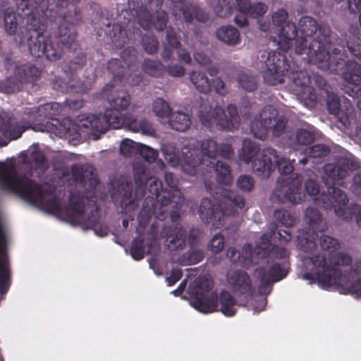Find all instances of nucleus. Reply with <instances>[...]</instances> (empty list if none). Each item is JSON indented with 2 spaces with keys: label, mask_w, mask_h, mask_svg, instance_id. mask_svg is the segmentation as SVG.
<instances>
[{
  "label": "nucleus",
  "mask_w": 361,
  "mask_h": 361,
  "mask_svg": "<svg viewBox=\"0 0 361 361\" xmlns=\"http://www.w3.org/2000/svg\"><path fill=\"white\" fill-rule=\"evenodd\" d=\"M172 4L171 13L178 20H184L190 23L195 18L199 22L205 23L209 17L197 5L192 3H184L183 0H171Z\"/></svg>",
  "instance_id": "obj_17"
},
{
  "label": "nucleus",
  "mask_w": 361,
  "mask_h": 361,
  "mask_svg": "<svg viewBox=\"0 0 361 361\" xmlns=\"http://www.w3.org/2000/svg\"><path fill=\"white\" fill-rule=\"evenodd\" d=\"M360 168V162L353 157H339L334 163L326 164L324 166V171L326 176L333 180H343L348 171L356 170Z\"/></svg>",
  "instance_id": "obj_19"
},
{
  "label": "nucleus",
  "mask_w": 361,
  "mask_h": 361,
  "mask_svg": "<svg viewBox=\"0 0 361 361\" xmlns=\"http://www.w3.org/2000/svg\"><path fill=\"white\" fill-rule=\"evenodd\" d=\"M226 257L231 263L238 264L245 269H249L252 264H257V261L252 256L251 243H245L241 251L234 247H229L226 252Z\"/></svg>",
  "instance_id": "obj_27"
},
{
  "label": "nucleus",
  "mask_w": 361,
  "mask_h": 361,
  "mask_svg": "<svg viewBox=\"0 0 361 361\" xmlns=\"http://www.w3.org/2000/svg\"><path fill=\"white\" fill-rule=\"evenodd\" d=\"M290 262H273L267 270V276L276 282H279L286 277L289 272Z\"/></svg>",
  "instance_id": "obj_41"
},
{
  "label": "nucleus",
  "mask_w": 361,
  "mask_h": 361,
  "mask_svg": "<svg viewBox=\"0 0 361 361\" xmlns=\"http://www.w3.org/2000/svg\"><path fill=\"white\" fill-rule=\"evenodd\" d=\"M70 52L75 54V56L63 66V69L64 73L70 75L69 79L71 80L75 73L86 64L87 55L80 47L75 52L73 51Z\"/></svg>",
  "instance_id": "obj_37"
},
{
  "label": "nucleus",
  "mask_w": 361,
  "mask_h": 361,
  "mask_svg": "<svg viewBox=\"0 0 361 361\" xmlns=\"http://www.w3.org/2000/svg\"><path fill=\"white\" fill-rule=\"evenodd\" d=\"M274 219L281 224L289 228L294 226L295 217L286 209H279L274 212Z\"/></svg>",
  "instance_id": "obj_51"
},
{
  "label": "nucleus",
  "mask_w": 361,
  "mask_h": 361,
  "mask_svg": "<svg viewBox=\"0 0 361 361\" xmlns=\"http://www.w3.org/2000/svg\"><path fill=\"white\" fill-rule=\"evenodd\" d=\"M268 252L267 258L269 259L289 262L290 252L284 247L274 245Z\"/></svg>",
  "instance_id": "obj_53"
},
{
  "label": "nucleus",
  "mask_w": 361,
  "mask_h": 361,
  "mask_svg": "<svg viewBox=\"0 0 361 361\" xmlns=\"http://www.w3.org/2000/svg\"><path fill=\"white\" fill-rule=\"evenodd\" d=\"M16 8L18 7L16 6ZM18 14L11 8H7L4 11V22L6 32L10 35H14L18 27V17L25 18L27 22V16L22 15V11L17 9Z\"/></svg>",
  "instance_id": "obj_36"
},
{
  "label": "nucleus",
  "mask_w": 361,
  "mask_h": 361,
  "mask_svg": "<svg viewBox=\"0 0 361 361\" xmlns=\"http://www.w3.org/2000/svg\"><path fill=\"white\" fill-rule=\"evenodd\" d=\"M227 281L233 293L237 295H252L253 288L248 274L241 269L231 270L227 273Z\"/></svg>",
  "instance_id": "obj_22"
},
{
  "label": "nucleus",
  "mask_w": 361,
  "mask_h": 361,
  "mask_svg": "<svg viewBox=\"0 0 361 361\" xmlns=\"http://www.w3.org/2000/svg\"><path fill=\"white\" fill-rule=\"evenodd\" d=\"M330 56H334V61H339L338 64H334L331 68H322L329 69L333 71H338L345 64L342 72L343 78L347 82L358 86L361 85V65L354 61H346L348 58L344 46L334 47L330 50Z\"/></svg>",
  "instance_id": "obj_14"
},
{
  "label": "nucleus",
  "mask_w": 361,
  "mask_h": 361,
  "mask_svg": "<svg viewBox=\"0 0 361 361\" xmlns=\"http://www.w3.org/2000/svg\"><path fill=\"white\" fill-rule=\"evenodd\" d=\"M30 123L23 122V118L18 121L16 118L10 117L5 120L0 115V131L3 135L11 140H17L21 137L30 126ZM1 137H0V146L7 145V142H1Z\"/></svg>",
  "instance_id": "obj_24"
},
{
  "label": "nucleus",
  "mask_w": 361,
  "mask_h": 361,
  "mask_svg": "<svg viewBox=\"0 0 361 361\" xmlns=\"http://www.w3.org/2000/svg\"><path fill=\"white\" fill-rule=\"evenodd\" d=\"M136 57L137 50L134 47H128L121 52V59H111L108 62L107 71L112 75V79L103 87L102 92L108 94L110 107L103 114L87 117L91 128L105 133L109 128L119 129L122 127L123 111L130 106L131 97L121 87H123Z\"/></svg>",
  "instance_id": "obj_3"
},
{
  "label": "nucleus",
  "mask_w": 361,
  "mask_h": 361,
  "mask_svg": "<svg viewBox=\"0 0 361 361\" xmlns=\"http://www.w3.org/2000/svg\"><path fill=\"white\" fill-rule=\"evenodd\" d=\"M109 35L112 44L118 49L123 47L128 42V37L126 29L118 23L113 25Z\"/></svg>",
  "instance_id": "obj_44"
},
{
  "label": "nucleus",
  "mask_w": 361,
  "mask_h": 361,
  "mask_svg": "<svg viewBox=\"0 0 361 361\" xmlns=\"http://www.w3.org/2000/svg\"><path fill=\"white\" fill-rule=\"evenodd\" d=\"M144 243V238L141 236L137 237L133 240L130 251L132 257L135 260H140L144 258L145 254Z\"/></svg>",
  "instance_id": "obj_49"
},
{
  "label": "nucleus",
  "mask_w": 361,
  "mask_h": 361,
  "mask_svg": "<svg viewBox=\"0 0 361 361\" xmlns=\"http://www.w3.org/2000/svg\"><path fill=\"white\" fill-rule=\"evenodd\" d=\"M56 11L53 8L51 20L50 17L47 18V25L49 23L59 22L57 29L53 32L52 35L58 44L56 48L61 49L62 53L63 49H67L68 51H73L74 52L79 48V44L77 41V32L73 25H78L82 22V16L78 23H72L68 22L63 18L62 13L66 12L68 7L63 5V6H58L57 4L55 6Z\"/></svg>",
  "instance_id": "obj_12"
},
{
  "label": "nucleus",
  "mask_w": 361,
  "mask_h": 361,
  "mask_svg": "<svg viewBox=\"0 0 361 361\" xmlns=\"http://www.w3.org/2000/svg\"><path fill=\"white\" fill-rule=\"evenodd\" d=\"M322 98H326L329 114L334 115L345 128H350L351 122L355 119V109L350 102H344L341 104L339 97L329 90H326Z\"/></svg>",
  "instance_id": "obj_16"
},
{
  "label": "nucleus",
  "mask_w": 361,
  "mask_h": 361,
  "mask_svg": "<svg viewBox=\"0 0 361 361\" xmlns=\"http://www.w3.org/2000/svg\"><path fill=\"white\" fill-rule=\"evenodd\" d=\"M133 177L136 188L133 192V184L126 178H119L117 183V192L112 195L113 199L119 201L120 207L125 213L135 209L139 201L145 195L146 185L152 196H147L138 214L139 224L145 228L152 216L163 221L168 215L173 223L179 221L180 209L184 202V197L178 188V179L171 172H166L164 178L168 188H164L162 182L155 176H151L149 170L143 165L133 167Z\"/></svg>",
  "instance_id": "obj_1"
},
{
  "label": "nucleus",
  "mask_w": 361,
  "mask_h": 361,
  "mask_svg": "<svg viewBox=\"0 0 361 361\" xmlns=\"http://www.w3.org/2000/svg\"><path fill=\"white\" fill-rule=\"evenodd\" d=\"M298 29L300 36L295 41V53L306 54L310 62L319 68H331L339 61H334L330 56L331 30L326 24H318L312 17L305 16L300 18Z\"/></svg>",
  "instance_id": "obj_6"
},
{
  "label": "nucleus",
  "mask_w": 361,
  "mask_h": 361,
  "mask_svg": "<svg viewBox=\"0 0 361 361\" xmlns=\"http://www.w3.org/2000/svg\"><path fill=\"white\" fill-rule=\"evenodd\" d=\"M288 12L284 8H279L276 11L272 16L271 21L259 22V29L266 32L275 33L288 20Z\"/></svg>",
  "instance_id": "obj_31"
},
{
  "label": "nucleus",
  "mask_w": 361,
  "mask_h": 361,
  "mask_svg": "<svg viewBox=\"0 0 361 361\" xmlns=\"http://www.w3.org/2000/svg\"><path fill=\"white\" fill-rule=\"evenodd\" d=\"M200 149L199 152L197 149L184 147L181 160L175 152L167 153L166 149L164 150L165 159L172 166L180 164L185 173L195 176L205 164L204 157L215 159L218 157V143L212 138L200 141Z\"/></svg>",
  "instance_id": "obj_9"
},
{
  "label": "nucleus",
  "mask_w": 361,
  "mask_h": 361,
  "mask_svg": "<svg viewBox=\"0 0 361 361\" xmlns=\"http://www.w3.org/2000/svg\"><path fill=\"white\" fill-rule=\"evenodd\" d=\"M167 248L171 251L183 250L186 245L187 232L178 224L165 226L161 232Z\"/></svg>",
  "instance_id": "obj_20"
},
{
  "label": "nucleus",
  "mask_w": 361,
  "mask_h": 361,
  "mask_svg": "<svg viewBox=\"0 0 361 361\" xmlns=\"http://www.w3.org/2000/svg\"><path fill=\"white\" fill-rule=\"evenodd\" d=\"M14 73L23 86L24 83H33L36 82L40 78L42 71L35 65L27 63L16 66Z\"/></svg>",
  "instance_id": "obj_30"
},
{
  "label": "nucleus",
  "mask_w": 361,
  "mask_h": 361,
  "mask_svg": "<svg viewBox=\"0 0 361 361\" xmlns=\"http://www.w3.org/2000/svg\"><path fill=\"white\" fill-rule=\"evenodd\" d=\"M30 160L37 169H46L48 167L47 159L44 153L39 150H35L31 153Z\"/></svg>",
  "instance_id": "obj_58"
},
{
  "label": "nucleus",
  "mask_w": 361,
  "mask_h": 361,
  "mask_svg": "<svg viewBox=\"0 0 361 361\" xmlns=\"http://www.w3.org/2000/svg\"><path fill=\"white\" fill-rule=\"evenodd\" d=\"M19 11L30 10L29 13L38 7L45 5V0H16Z\"/></svg>",
  "instance_id": "obj_56"
},
{
  "label": "nucleus",
  "mask_w": 361,
  "mask_h": 361,
  "mask_svg": "<svg viewBox=\"0 0 361 361\" xmlns=\"http://www.w3.org/2000/svg\"><path fill=\"white\" fill-rule=\"evenodd\" d=\"M142 47L149 54L156 53L159 47V42L153 35H144L142 39Z\"/></svg>",
  "instance_id": "obj_57"
},
{
  "label": "nucleus",
  "mask_w": 361,
  "mask_h": 361,
  "mask_svg": "<svg viewBox=\"0 0 361 361\" xmlns=\"http://www.w3.org/2000/svg\"><path fill=\"white\" fill-rule=\"evenodd\" d=\"M274 235V231L263 233L255 247L254 248L252 247V256L257 261V264L259 259L267 258L268 250L274 245L271 244V240Z\"/></svg>",
  "instance_id": "obj_32"
},
{
  "label": "nucleus",
  "mask_w": 361,
  "mask_h": 361,
  "mask_svg": "<svg viewBox=\"0 0 361 361\" xmlns=\"http://www.w3.org/2000/svg\"><path fill=\"white\" fill-rule=\"evenodd\" d=\"M199 118L202 125L210 127L216 123L222 129L229 128V123L225 111L221 107L202 106L199 112Z\"/></svg>",
  "instance_id": "obj_25"
},
{
  "label": "nucleus",
  "mask_w": 361,
  "mask_h": 361,
  "mask_svg": "<svg viewBox=\"0 0 361 361\" xmlns=\"http://www.w3.org/2000/svg\"><path fill=\"white\" fill-rule=\"evenodd\" d=\"M168 121L171 128L177 131H185L191 124L190 116L180 111L172 112Z\"/></svg>",
  "instance_id": "obj_40"
},
{
  "label": "nucleus",
  "mask_w": 361,
  "mask_h": 361,
  "mask_svg": "<svg viewBox=\"0 0 361 361\" xmlns=\"http://www.w3.org/2000/svg\"><path fill=\"white\" fill-rule=\"evenodd\" d=\"M224 247V238L220 234H215L208 243V247L214 253L220 252Z\"/></svg>",
  "instance_id": "obj_61"
},
{
  "label": "nucleus",
  "mask_w": 361,
  "mask_h": 361,
  "mask_svg": "<svg viewBox=\"0 0 361 361\" xmlns=\"http://www.w3.org/2000/svg\"><path fill=\"white\" fill-rule=\"evenodd\" d=\"M205 284L204 291L207 295L201 293L195 297L193 301L194 307L203 313H210L218 311V294L215 291L209 293L213 287L212 281L205 279L202 285ZM200 287L202 284H200Z\"/></svg>",
  "instance_id": "obj_21"
},
{
  "label": "nucleus",
  "mask_w": 361,
  "mask_h": 361,
  "mask_svg": "<svg viewBox=\"0 0 361 361\" xmlns=\"http://www.w3.org/2000/svg\"><path fill=\"white\" fill-rule=\"evenodd\" d=\"M214 89L216 93L220 95H225L228 92L225 82L220 78L217 77L212 79L211 86Z\"/></svg>",
  "instance_id": "obj_64"
},
{
  "label": "nucleus",
  "mask_w": 361,
  "mask_h": 361,
  "mask_svg": "<svg viewBox=\"0 0 361 361\" xmlns=\"http://www.w3.org/2000/svg\"><path fill=\"white\" fill-rule=\"evenodd\" d=\"M220 307L218 310L226 317H233L235 314L237 310L235 307L236 300L227 290H222L218 295V304Z\"/></svg>",
  "instance_id": "obj_35"
},
{
  "label": "nucleus",
  "mask_w": 361,
  "mask_h": 361,
  "mask_svg": "<svg viewBox=\"0 0 361 361\" xmlns=\"http://www.w3.org/2000/svg\"><path fill=\"white\" fill-rule=\"evenodd\" d=\"M122 126L134 133L141 132L144 135H152L155 133L153 125L147 119L137 120L132 115L125 114L122 116Z\"/></svg>",
  "instance_id": "obj_29"
},
{
  "label": "nucleus",
  "mask_w": 361,
  "mask_h": 361,
  "mask_svg": "<svg viewBox=\"0 0 361 361\" xmlns=\"http://www.w3.org/2000/svg\"><path fill=\"white\" fill-rule=\"evenodd\" d=\"M140 145L132 140L124 139L120 145V152L126 157H133L137 155Z\"/></svg>",
  "instance_id": "obj_50"
},
{
  "label": "nucleus",
  "mask_w": 361,
  "mask_h": 361,
  "mask_svg": "<svg viewBox=\"0 0 361 361\" xmlns=\"http://www.w3.org/2000/svg\"><path fill=\"white\" fill-rule=\"evenodd\" d=\"M0 189L14 193L30 204L41 207L50 213L64 215L71 224H80L85 212V197L80 192H71L69 202L63 208L59 197L47 199L54 193V188L49 185L44 187L25 175L18 176L14 161H0Z\"/></svg>",
  "instance_id": "obj_2"
},
{
  "label": "nucleus",
  "mask_w": 361,
  "mask_h": 361,
  "mask_svg": "<svg viewBox=\"0 0 361 361\" xmlns=\"http://www.w3.org/2000/svg\"><path fill=\"white\" fill-rule=\"evenodd\" d=\"M204 257V254L202 250L190 247L188 251L178 258L177 262L181 266L195 264L201 262Z\"/></svg>",
  "instance_id": "obj_43"
},
{
  "label": "nucleus",
  "mask_w": 361,
  "mask_h": 361,
  "mask_svg": "<svg viewBox=\"0 0 361 361\" xmlns=\"http://www.w3.org/2000/svg\"><path fill=\"white\" fill-rule=\"evenodd\" d=\"M66 107V104L58 102H49L39 106L37 108L25 109L23 122L30 123L29 128L36 131H48L56 133L58 130L59 120L54 117L60 115Z\"/></svg>",
  "instance_id": "obj_11"
},
{
  "label": "nucleus",
  "mask_w": 361,
  "mask_h": 361,
  "mask_svg": "<svg viewBox=\"0 0 361 361\" xmlns=\"http://www.w3.org/2000/svg\"><path fill=\"white\" fill-rule=\"evenodd\" d=\"M142 68L145 73L154 77H160L165 72L164 65L158 60L145 59Z\"/></svg>",
  "instance_id": "obj_45"
},
{
  "label": "nucleus",
  "mask_w": 361,
  "mask_h": 361,
  "mask_svg": "<svg viewBox=\"0 0 361 361\" xmlns=\"http://www.w3.org/2000/svg\"><path fill=\"white\" fill-rule=\"evenodd\" d=\"M168 20V13L163 10L157 11L154 15L149 11L139 13V25L145 30L154 27L158 31H162L166 28Z\"/></svg>",
  "instance_id": "obj_26"
},
{
  "label": "nucleus",
  "mask_w": 361,
  "mask_h": 361,
  "mask_svg": "<svg viewBox=\"0 0 361 361\" xmlns=\"http://www.w3.org/2000/svg\"><path fill=\"white\" fill-rule=\"evenodd\" d=\"M235 2L238 13L234 22L240 27L248 25V17L256 18L262 16L268 10V6L262 2L251 3L250 0H235ZM213 9L218 17L227 18L233 13V4L232 0H218Z\"/></svg>",
  "instance_id": "obj_10"
},
{
  "label": "nucleus",
  "mask_w": 361,
  "mask_h": 361,
  "mask_svg": "<svg viewBox=\"0 0 361 361\" xmlns=\"http://www.w3.org/2000/svg\"><path fill=\"white\" fill-rule=\"evenodd\" d=\"M288 120L284 116H279L277 114L276 118L273 119L272 124L271 125L270 130H271L273 136L279 137L284 133Z\"/></svg>",
  "instance_id": "obj_54"
},
{
  "label": "nucleus",
  "mask_w": 361,
  "mask_h": 361,
  "mask_svg": "<svg viewBox=\"0 0 361 361\" xmlns=\"http://www.w3.org/2000/svg\"><path fill=\"white\" fill-rule=\"evenodd\" d=\"M215 192L219 195V203L215 204L209 198H203L199 208V214L204 223L219 227L226 216H233L238 209L244 207L245 200L237 192L225 188H218Z\"/></svg>",
  "instance_id": "obj_8"
},
{
  "label": "nucleus",
  "mask_w": 361,
  "mask_h": 361,
  "mask_svg": "<svg viewBox=\"0 0 361 361\" xmlns=\"http://www.w3.org/2000/svg\"><path fill=\"white\" fill-rule=\"evenodd\" d=\"M137 155L142 157L146 161L152 163L155 161L157 158L158 153L157 151L153 149L152 148L140 144Z\"/></svg>",
  "instance_id": "obj_59"
},
{
  "label": "nucleus",
  "mask_w": 361,
  "mask_h": 361,
  "mask_svg": "<svg viewBox=\"0 0 361 361\" xmlns=\"http://www.w3.org/2000/svg\"><path fill=\"white\" fill-rule=\"evenodd\" d=\"M22 15L27 16V27L29 37L27 45L30 54L35 58L44 56L47 60L56 61L62 57L61 49L56 48L49 37L44 32L47 27V18L51 20L52 10L48 9V6L42 5L32 11H21Z\"/></svg>",
  "instance_id": "obj_7"
},
{
  "label": "nucleus",
  "mask_w": 361,
  "mask_h": 361,
  "mask_svg": "<svg viewBox=\"0 0 361 361\" xmlns=\"http://www.w3.org/2000/svg\"><path fill=\"white\" fill-rule=\"evenodd\" d=\"M267 68L263 72L264 82L270 85L281 84L288 80L294 85L293 90L302 99L312 104L322 102V95L329 90L326 80L321 75L314 77V81L319 88V93L310 85L311 78L306 71L295 70L291 68L286 56L283 53L270 51L266 61Z\"/></svg>",
  "instance_id": "obj_4"
},
{
  "label": "nucleus",
  "mask_w": 361,
  "mask_h": 361,
  "mask_svg": "<svg viewBox=\"0 0 361 361\" xmlns=\"http://www.w3.org/2000/svg\"><path fill=\"white\" fill-rule=\"evenodd\" d=\"M206 166L214 169L218 183L228 185L232 182L230 166L226 163L217 161L215 164H213L212 161H209V164H206Z\"/></svg>",
  "instance_id": "obj_38"
},
{
  "label": "nucleus",
  "mask_w": 361,
  "mask_h": 361,
  "mask_svg": "<svg viewBox=\"0 0 361 361\" xmlns=\"http://www.w3.org/2000/svg\"><path fill=\"white\" fill-rule=\"evenodd\" d=\"M71 175L74 182L82 188L87 185L90 188L95 189L99 183L93 166L87 163L72 165Z\"/></svg>",
  "instance_id": "obj_23"
},
{
  "label": "nucleus",
  "mask_w": 361,
  "mask_h": 361,
  "mask_svg": "<svg viewBox=\"0 0 361 361\" xmlns=\"http://www.w3.org/2000/svg\"><path fill=\"white\" fill-rule=\"evenodd\" d=\"M216 36L227 45L235 46L240 42V34L237 28L232 25H224L217 29Z\"/></svg>",
  "instance_id": "obj_33"
},
{
  "label": "nucleus",
  "mask_w": 361,
  "mask_h": 361,
  "mask_svg": "<svg viewBox=\"0 0 361 361\" xmlns=\"http://www.w3.org/2000/svg\"><path fill=\"white\" fill-rule=\"evenodd\" d=\"M237 187L243 191H250L254 186L252 177L248 175H241L237 180Z\"/></svg>",
  "instance_id": "obj_62"
},
{
  "label": "nucleus",
  "mask_w": 361,
  "mask_h": 361,
  "mask_svg": "<svg viewBox=\"0 0 361 361\" xmlns=\"http://www.w3.org/2000/svg\"><path fill=\"white\" fill-rule=\"evenodd\" d=\"M315 140V134L309 130L298 129L294 136L289 137L288 145L293 150H298L300 146L312 144Z\"/></svg>",
  "instance_id": "obj_34"
},
{
  "label": "nucleus",
  "mask_w": 361,
  "mask_h": 361,
  "mask_svg": "<svg viewBox=\"0 0 361 361\" xmlns=\"http://www.w3.org/2000/svg\"><path fill=\"white\" fill-rule=\"evenodd\" d=\"M226 111L228 114V116L226 115V116L229 123V127L231 126H233L235 123H238L240 116L235 105L232 104H228L226 108Z\"/></svg>",
  "instance_id": "obj_63"
},
{
  "label": "nucleus",
  "mask_w": 361,
  "mask_h": 361,
  "mask_svg": "<svg viewBox=\"0 0 361 361\" xmlns=\"http://www.w3.org/2000/svg\"><path fill=\"white\" fill-rule=\"evenodd\" d=\"M166 40L169 47L172 49H178L180 47V36L171 26L166 30Z\"/></svg>",
  "instance_id": "obj_60"
},
{
  "label": "nucleus",
  "mask_w": 361,
  "mask_h": 361,
  "mask_svg": "<svg viewBox=\"0 0 361 361\" xmlns=\"http://www.w3.org/2000/svg\"><path fill=\"white\" fill-rule=\"evenodd\" d=\"M329 153L330 149L324 144H316L305 149V154L312 159H322L326 157Z\"/></svg>",
  "instance_id": "obj_52"
},
{
  "label": "nucleus",
  "mask_w": 361,
  "mask_h": 361,
  "mask_svg": "<svg viewBox=\"0 0 361 361\" xmlns=\"http://www.w3.org/2000/svg\"><path fill=\"white\" fill-rule=\"evenodd\" d=\"M237 79L242 88L246 91L252 92L257 87L255 78L248 74L241 73L238 74Z\"/></svg>",
  "instance_id": "obj_55"
},
{
  "label": "nucleus",
  "mask_w": 361,
  "mask_h": 361,
  "mask_svg": "<svg viewBox=\"0 0 361 361\" xmlns=\"http://www.w3.org/2000/svg\"><path fill=\"white\" fill-rule=\"evenodd\" d=\"M316 204L324 209H334L336 216L343 220L349 221L353 219L357 214L353 209L354 206H360L357 204H350L348 206V198L347 195L340 188L329 186L326 192H322L315 198Z\"/></svg>",
  "instance_id": "obj_13"
},
{
  "label": "nucleus",
  "mask_w": 361,
  "mask_h": 361,
  "mask_svg": "<svg viewBox=\"0 0 361 361\" xmlns=\"http://www.w3.org/2000/svg\"><path fill=\"white\" fill-rule=\"evenodd\" d=\"M22 88L20 81L15 73L0 81V92L5 94H12L19 92Z\"/></svg>",
  "instance_id": "obj_46"
},
{
  "label": "nucleus",
  "mask_w": 361,
  "mask_h": 361,
  "mask_svg": "<svg viewBox=\"0 0 361 361\" xmlns=\"http://www.w3.org/2000/svg\"><path fill=\"white\" fill-rule=\"evenodd\" d=\"M253 170L262 178H268L276 169L280 173L274 195L281 202L298 204L302 200L301 188L302 176L293 173V163L284 157H279L271 147L263 149L261 157L254 160Z\"/></svg>",
  "instance_id": "obj_5"
},
{
  "label": "nucleus",
  "mask_w": 361,
  "mask_h": 361,
  "mask_svg": "<svg viewBox=\"0 0 361 361\" xmlns=\"http://www.w3.org/2000/svg\"><path fill=\"white\" fill-rule=\"evenodd\" d=\"M298 28L295 24L291 21H287L279 30L276 31L279 36V49L284 52L288 51L293 45H295V41L298 39Z\"/></svg>",
  "instance_id": "obj_28"
},
{
  "label": "nucleus",
  "mask_w": 361,
  "mask_h": 361,
  "mask_svg": "<svg viewBox=\"0 0 361 361\" xmlns=\"http://www.w3.org/2000/svg\"><path fill=\"white\" fill-rule=\"evenodd\" d=\"M189 80L199 92L205 94L210 92L211 82L204 73L192 71L189 74Z\"/></svg>",
  "instance_id": "obj_39"
},
{
  "label": "nucleus",
  "mask_w": 361,
  "mask_h": 361,
  "mask_svg": "<svg viewBox=\"0 0 361 361\" xmlns=\"http://www.w3.org/2000/svg\"><path fill=\"white\" fill-rule=\"evenodd\" d=\"M305 217L312 234L311 236L299 237L298 246L305 252H312L317 248L315 237H317V232L325 231L327 226L319 210L313 207H308L305 209Z\"/></svg>",
  "instance_id": "obj_15"
},
{
  "label": "nucleus",
  "mask_w": 361,
  "mask_h": 361,
  "mask_svg": "<svg viewBox=\"0 0 361 361\" xmlns=\"http://www.w3.org/2000/svg\"><path fill=\"white\" fill-rule=\"evenodd\" d=\"M256 271L260 280L259 285V293L263 295L269 294L271 291V285L276 281L267 276L265 267H259L256 270Z\"/></svg>",
  "instance_id": "obj_47"
},
{
  "label": "nucleus",
  "mask_w": 361,
  "mask_h": 361,
  "mask_svg": "<svg viewBox=\"0 0 361 361\" xmlns=\"http://www.w3.org/2000/svg\"><path fill=\"white\" fill-rule=\"evenodd\" d=\"M259 152V146L253 141L245 139L243 141L242 148L238 152L240 161L248 164Z\"/></svg>",
  "instance_id": "obj_42"
},
{
  "label": "nucleus",
  "mask_w": 361,
  "mask_h": 361,
  "mask_svg": "<svg viewBox=\"0 0 361 361\" xmlns=\"http://www.w3.org/2000/svg\"><path fill=\"white\" fill-rule=\"evenodd\" d=\"M277 114L278 111L271 105L264 106L250 123V130L253 135L256 138L264 140L267 137L273 119L276 118Z\"/></svg>",
  "instance_id": "obj_18"
},
{
  "label": "nucleus",
  "mask_w": 361,
  "mask_h": 361,
  "mask_svg": "<svg viewBox=\"0 0 361 361\" xmlns=\"http://www.w3.org/2000/svg\"><path fill=\"white\" fill-rule=\"evenodd\" d=\"M153 111L161 118H168L172 113L169 104L162 98H157L153 103Z\"/></svg>",
  "instance_id": "obj_48"
}]
</instances>
